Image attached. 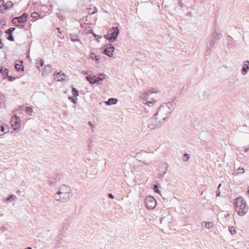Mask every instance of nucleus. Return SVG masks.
I'll return each mask as SVG.
<instances>
[{"mask_svg": "<svg viewBox=\"0 0 249 249\" xmlns=\"http://www.w3.org/2000/svg\"><path fill=\"white\" fill-rule=\"evenodd\" d=\"M16 30L14 27H11L5 31L6 34H12V33Z\"/></svg>", "mask_w": 249, "mask_h": 249, "instance_id": "c85d7f7f", "label": "nucleus"}, {"mask_svg": "<svg viewBox=\"0 0 249 249\" xmlns=\"http://www.w3.org/2000/svg\"><path fill=\"white\" fill-rule=\"evenodd\" d=\"M56 183V179L54 178L49 180V184L51 186H55Z\"/></svg>", "mask_w": 249, "mask_h": 249, "instance_id": "473e14b6", "label": "nucleus"}, {"mask_svg": "<svg viewBox=\"0 0 249 249\" xmlns=\"http://www.w3.org/2000/svg\"><path fill=\"white\" fill-rule=\"evenodd\" d=\"M9 70L7 68H4L3 67H1L0 66V73L3 76H4L5 74H8Z\"/></svg>", "mask_w": 249, "mask_h": 249, "instance_id": "412c9836", "label": "nucleus"}, {"mask_svg": "<svg viewBox=\"0 0 249 249\" xmlns=\"http://www.w3.org/2000/svg\"><path fill=\"white\" fill-rule=\"evenodd\" d=\"M57 30H58V32L59 33H62V32L60 31V28H59V27L57 28Z\"/></svg>", "mask_w": 249, "mask_h": 249, "instance_id": "864d4df0", "label": "nucleus"}, {"mask_svg": "<svg viewBox=\"0 0 249 249\" xmlns=\"http://www.w3.org/2000/svg\"><path fill=\"white\" fill-rule=\"evenodd\" d=\"M246 193L247 194H249V187L247 189Z\"/></svg>", "mask_w": 249, "mask_h": 249, "instance_id": "5fc2aeb1", "label": "nucleus"}, {"mask_svg": "<svg viewBox=\"0 0 249 249\" xmlns=\"http://www.w3.org/2000/svg\"><path fill=\"white\" fill-rule=\"evenodd\" d=\"M2 2L3 3L4 2V0H0V2Z\"/></svg>", "mask_w": 249, "mask_h": 249, "instance_id": "13d9d810", "label": "nucleus"}, {"mask_svg": "<svg viewBox=\"0 0 249 249\" xmlns=\"http://www.w3.org/2000/svg\"><path fill=\"white\" fill-rule=\"evenodd\" d=\"M158 118H157L156 116H154L150 118L149 120V122L148 124V127L150 129H154L155 128L159 127L161 124H163L162 123H159V125L158 126H154L157 123V122H159L157 120Z\"/></svg>", "mask_w": 249, "mask_h": 249, "instance_id": "9d476101", "label": "nucleus"}, {"mask_svg": "<svg viewBox=\"0 0 249 249\" xmlns=\"http://www.w3.org/2000/svg\"><path fill=\"white\" fill-rule=\"evenodd\" d=\"M89 125H91V122H89Z\"/></svg>", "mask_w": 249, "mask_h": 249, "instance_id": "e2e57ef3", "label": "nucleus"}, {"mask_svg": "<svg viewBox=\"0 0 249 249\" xmlns=\"http://www.w3.org/2000/svg\"><path fill=\"white\" fill-rule=\"evenodd\" d=\"M153 92V91L150 89L148 91H145L143 94L142 96L143 97L145 98V102L146 104L147 105L148 107H152L153 105V102L155 103H156V101L152 98L150 101H148L146 100V98L148 97L149 96H150V94H152ZM145 101V100L144 101Z\"/></svg>", "mask_w": 249, "mask_h": 249, "instance_id": "1a4fd4ad", "label": "nucleus"}, {"mask_svg": "<svg viewBox=\"0 0 249 249\" xmlns=\"http://www.w3.org/2000/svg\"><path fill=\"white\" fill-rule=\"evenodd\" d=\"M4 76H5L4 77V79H8L9 80V81L11 82H12L16 79V78L15 77L12 76H9L8 75V74H5Z\"/></svg>", "mask_w": 249, "mask_h": 249, "instance_id": "bb28decb", "label": "nucleus"}, {"mask_svg": "<svg viewBox=\"0 0 249 249\" xmlns=\"http://www.w3.org/2000/svg\"><path fill=\"white\" fill-rule=\"evenodd\" d=\"M66 191H59L57 193V195L54 196V198L57 201L62 200V201H67L71 196V188H66Z\"/></svg>", "mask_w": 249, "mask_h": 249, "instance_id": "7ed1b4c3", "label": "nucleus"}, {"mask_svg": "<svg viewBox=\"0 0 249 249\" xmlns=\"http://www.w3.org/2000/svg\"><path fill=\"white\" fill-rule=\"evenodd\" d=\"M248 150H249V148H246V149H245V151L246 152H247Z\"/></svg>", "mask_w": 249, "mask_h": 249, "instance_id": "052dcab7", "label": "nucleus"}, {"mask_svg": "<svg viewBox=\"0 0 249 249\" xmlns=\"http://www.w3.org/2000/svg\"><path fill=\"white\" fill-rule=\"evenodd\" d=\"M220 192L219 190H218L216 192V196H220Z\"/></svg>", "mask_w": 249, "mask_h": 249, "instance_id": "8fccbe9b", "label": "nucleus"}, {"mask_svg": "<svg viewBox=\"0 0 249 249\" xmlns=\"http://www.w3.org/2000/svg\"><path fill=\"white\" fill-rule=\"evenodd\" d=\"M221 183H220V184L218 185V188H220V187L221 186Z\"/></svg>", "mask_w": 249, "mask_h": 249, "instance_id": "bf43d9fd", "label": "nucleus"}, {"mask_svg": "<svg viewBox=\"0 0 249 249\" xmlns=\"http://www.w3.org/2000/svg\"><path fill=\"white\" fill-rule=\"evenodd\" d=\"M173 112V108L172 107H167L165 105H161L158 109V110L154 114V116H156L159 122L154 126H158L159 123H164L170 117L171 113Z\"/></svg>", "mask_w": 249, "mask_h": 249, "instance_id": "f257e3e1", "label": "nucleus"}, {"mask_svg": "<svg viewBox=\"0 0 249 249\" xmlns=\"http://www.w3.org/2000/svg\"><path fill=\"white\" fill-rule=\"evenodd\" d=\"M2 134H0V136H1Z\"/></svg>", "mask_w": 249, "mask_h": 249, "instance_id": "0e129e2a", "label": "nucleus"}, {"mask_svg": "<svg viewBox=\"0 0 249 249\" xmlns=\"http://www.w3.org/2000/svg\"><path fill=\"white\" fill-rule=\"evenodd\" d=\"M32 249V248L31 247H27V248H26L25 249Z\"/></svg>", "mask_w": 249, "mask_h": 249, "instance_id": "4d7b16f0", "label": "nucleus"}, {"mask_svg": "<svg viewBox=\"0 0 249 249\" xmlns=\"http://www.w3.org/2000/svg\"><path fill=\"white\" fill-rule=\"evenodd\" d=\"M202 226L203 227H204L205 228H208V229H209V228H211L212 227H213V224L212 222H203L202 223Z\"/></svg>", "mask_w": 249, "mask_h": 249, "instance_id": "6ab92c4d", "label": "nucleus"}, {"mask_svg": "<svg viewBox=\"0 0 249 249\" xmlns=\"http://www.w3.org/2000/svg\"><path fill=\"white\" fill-rule=\"evenodd\" d=\"M234 205L236 212L240 215H245L248 211L246 201L241 197H238L235 199Z\"/></svg>", "mask_w": 249, "mask_h": 249, "instance_id": "f03ea898", "label": "nucleus"}, {"mask_svg": "<svg viewBox=\"0 0 249 249\" xmlns=\"http://www.w3.org/2000/svg\"><path fill=\"white\" fill-rule=\"evenodd\" d=\"M98 75H100V76H102V77H105V76H106V75L104 74L103 73H100L98 74Z\"/></svg>", "mask_w": 249, "mask_h": 249, "instance_id": "09e8293b", "label": "nucleus"}, {"mask_svg": "<svg viewBox=\"0 0 249 249\" xmlns=\"http://www.w3.org/2000/svg\"><path fill=\"white\" fill-rule=\"evenodd\" d=\"M28 16L29 15L25 12L19 17H15L14 19H16L17 22L19 24L23 23L27 21Z\"/></svg>", "mask_w": 249, "mask_h": 249, "instance_id": "9b49d317", "label": "nucleus"}, {"mask_svg": "<svg viewBox=\"0 0 249 249\" xmlns=\"http://www.w3.org/2000/svg\"><path fill=\"white\" fill-rule=\"evenodd\" d=\"M17 20L16 19H14V18L12 20V23L13 25L17 27V26H19V24L17 23Z\"/></svg>", "mask_w": 249, "mask_h": 249, "instance_id": "ea45409f", "label": "nucleus"}, {"mask_svg": "<svg viewBox=\"0 0 249 249\" xmlns=\"http://www.w3.org/2000/svg\"><path fill=\"white\" fill-rule=\"evenodd\" d=\"M66 188H70V187H68V186H66L65 185H63V186L61 187V188L60 189L59 191H66Z\"/></svg>", "mask_w": 249, "mask_h": 249, "instance_id": "79ce46f5", "label": "nucleus"}, {"mask_svg": "<svg viewBox=\"0 0 249 249\" xmlns=\"http://www.w3.org/2000/svg\"><path fill=\"white\" fill-rule=\"evenodd\" d=\"M146 110H147L148 111H149L148 109H147V108H144V110H145V111H146Z\"/></svg>", "mask_w": 249, "mask_h": 249, "instance_id": "680f3d73", "label": "nucleus"}, {"mask_svg": "<svg viewBox=\"0 0 249 249\" xmlns=\"http://www.w3.org/2000/svg\"><path fill=\"white\" fill-rule=\"evenodd\" d=\"M72 93L75 97H77L79 96V91L77 89L74 87H72Z\"/></svg>", "mask_w": 249, "mask_h": 249, "instance_id": "a878e982", "label": "nucleus"}, {"mask_svg": "<svg viewBox=\"0 0 249 249\" xmlns=\"http://www.w3.org/2000/svg\"><path fill=\"white\" fill-rule=\"evenodd\" d=\"M249 70V61L247 60L244 62L241 70V73L243 75H246Z\"/></svg>", "mask_w": 249, "mask_h": 249, "instance_id": "4468645a", "label": "nucleus"}, {"mask_svg": "<svg viewBox=\"0 0 249 249\" xmlns=\"http://www.w3.org/2000/svg\"><path fill=\"white\" fill-rule=\"evenodd\" d=\"M1 5L5 10H7L13 6V3L11 1H8L5 3L4 2Z\"/></svg>", "mask_w": 249, "mask_h": 249, "instance_id": "f3484780", "label": "nucleus"}, {"mask_svg": "<svg viewBox=\"0 0 249 249\" xmlns=\"http://www.w3.org/2000/svg\"><path fill=\"white\" fill-rule=\"evenodd\" d=\"M61 71H60L59 72H57L55 74V79L57 80L58 81H62L64 80V79L63 78H61Z\"/></svg>", "mask_w": 249, "mask_h": 249, "instance_id": "4be33fe9", "label": "nucleus"}, {"mask_svg": "<svg viewBox=\"0 0 249 249\" xmlns=\"http://www.w3.org/2000/svg\"><path fill=\"white\" fill-rule=\"evenodd\" d=\"M17 199V197L14 195H10L7 198V201H12Z\"/></svg>", "mask_w": 249, "mask_h": 249, "instance_id": "cd10ccee", "label": "nucleus"}, {"mask_svg": "<svg viewBox=\"0 0 249 249\" xmlns=\"http://www.w3.org/2000/svg\"><path fill=\"white\" fill-rule=\"evenodd\" d=\"M91 34L94 36V37L95 38V39L97 40L98 42H99V39L101 38V36L97 35L94 33V32L91 31Z\"/></svg>", "mask_w": 249, "mask_h": 249, "instance_id": "72a5a7b5", "label": "nucleus"}, {"mask_svg": "<svg viewBox=\"0 0 249 249\" xmlns=\"http://www.w3.org/2000/svg\"><path fill=\"white\" fill-rule=\"evenodd\" d=\"M68 99L70 101H71L74 104H75V105L77 104V98L76 97L75 98H74L72 96H70L68 97Z\"/></svg>", "mask_w": 249, "mask_h": 249, "instance_id": "c756f323", "label": "nucleus"}, {"mask_svg": "<svg viewBox=\"0 0 249 249\" xmlns=\"http://www.w3.org/2000/svg\"><path fill=\"white\" fill-rule=\"evenodd\" d=\"M204 94L205 95L208 96V95H209V93H208V91H204Z\"/></svg>", "mask_w": 249, "mask_h": 249, "instance_id": "3c124183", "label": "nucleus"}, {"mask_svg": "<svg viewBox=\"0 0 249 249\" xmlns=\"http://www.w3.org/2000/svg\"><path fill=\"white\" fill-rule=\"evenodd\" d=\"M114 49V47L112 44L108 43L103 47L102 53L108 57H111L113 56Z\"/></svg>", "mask_w": 249, "mask_h": 249, "instance_id": "0eeeda50", "label": "nucleus"}, {"mask_svg": "<svg viewBox=\"0 0 249 249\" xmlns=\"http://www.w3.org/2000/svg\"><path fill=\"white\" fill-rule=\"evenodd\" d=\"M61 75H63L64 77L66 76V74L64 73H61Z\"/></svg>", "mask_w": 249, "mask_h": 249, "instance_id": "6e6d98bb", "label": "nucleus"}, {"mask_svg": "<svg viewBox=\"0 0 249 249\" xmlns=\"http://www.w3.org/2000/svg\"><path fill=\"white\" fill-rule=\"evenodd\" d=\"M18 24H19V26H17V27L20 28H24V25H23L22 24H19V23Z\"/></svg>", "mask_w": 249, "mask_h": 249, "instance_id": "49530a36", "label": "nucleus"}, {"mask_svg": "<svg viewBox=\"0 0 249 249\" xmlns=\"http://www.w3.org/2000/svg\"><path fill=\"white\" fill-rule=\"evenodd\" d=\"M167 164L165 163H162L159 165V175H160V178L163 177V175L166 173L167 171Z\"/></svg>", "mask_w": 249, "mask_h": 249, "instance_id": "f8f14e48", "label": "nucleus"}, {"mask_svg": "<svg viewBox=\"0 0 249 249\" xmlns=\"http://www.w3.org/2000/svg\"><path fill=\"white\" fill-rule=\"evenodd\" d=\"M118 100L116 98H110L107 101L105 102L106 104L107 105H115L117 103Z\"/></svg>", "mask_w": 249, "mask_h": 249, "instance_id": "dca6fc26", "label": "nucleus"}, {"mask_svg": "<svg viewBox=\"0 0 249 249\" xmlns=\"http://www.w3.org/2000/svg\"><path fill=\"white\" fill-rule=\"evenodd\" d=\"M142 163H143V164L144 165H148L149 164V162H147L146 161H142Z\"/></svg>", "mask_w": 249, "mask_h": 249, "instance_id": "603ef678", "label": "nucleus"}, {"mask_svg": "<svg viewBox=\"0 0 249 249\" xmlns=\"http://www.w3.org/2000/svg\"><path fill=\"white\" fill-rule=\"evenodd\" d=\"M213 38L211 39L210 42V45L211 47H213L214 45H215V41L214 40Z\"/></svg>", "mask_w": 249, "mask_h": 249, "instance_id": "a19ab883", "label": "nucleus"}, {"mask_svg": "<svg viewBox=\"0 0 249 249\" xmlns=\"http://www.w3.org/2000/svg\"><path fill=\"white\" fill-rule=\"evenodd\" d=\"M91 58L92 60H95L96 62H99V60L100 59V57L98 55H95L93 53H91Z\"/></svg>", "mask_w": 249, "mask_h": 249, "instance_id": "393cba45", "label": "nucleus"}, {"mask_svg": "<svg viewBox=\"0 0 249 249\" xmlns=\"http://www.w3.org/2000/svg\"><path fill=\"white\" fill-rule=\"evenodd\" d=\"M10 124L13 127H15L14 129H17L20 126V118L14 115L11 118Z\"/></svg>", "mask_w": 249, "mask_h": 249, "instance_id": "6e6552de", "label": "nucleus"}, {"mask_svg": "<svg viewBox=\"0 0 249 249\" xmlns=\"http://www.w3.org/2000/svg\"><path fill=\"white\" fill-rule=\"evenodd\" d=\"M145 205L149 210L154 209L157 205L156 200L155 198L151 196H146L144 199Z\"/></svg>", "mask_w": 249, "mask_h": 249, "instance_id": "39448f33", "label": "nucleus"}, {"mask_svg": "<svg viewBox=\"0 0 249 249\" xmlns=\"http://www.w3.org/2000/svg\"><path fill=\"white\" fill-rule=\"evenodd\" d=\"M6 133L7 132H5V128H4V126L3 125V124H2L0 126V133Z\"/></svg>", "mask_w": 249, "mask_h": 249, "instance_id": "4c0bfd02", "label": "nucleus"}, {"mask_svg": "<svg viewBox=\"0 0 249 249\" xmlns=\"http://www.w3.org/2000/svg\"><path fill=\"white\" fill-rule=\"evenodd\" d=\"M229 231L231 234H235L236 232L235 228L233 226L229 227Z\"/></svg>", "mask_w": 249, "mask_h": 249, "instance_id": "7c9ffc66", "label": "nucleus"}, {"mask_svg": "<svg viewBox=\"0 0 249 249\" xmlns=\"http://www.w3.org/2000/svg\"><path fill=\"white\" fill-rule=\"evenodd\" d=\"M38 14L36 13V12H33V13H32V17L33 18H36V15H37Z\"/></svg>", "mask_w": 249, "mask_h": 249, "instance_id": "a18cd8bd", "label": "nucleus"}, {"mask_svg": "<svg viewBox=\"0 0 249 249\" xmlns=\"http://www.w3.org/2000/svg\"><path fill=\"white\" fill-rule=\"evenodd\" d=\"M119 34L118 27H112L107 32V34L105 36V38L110 42H113L117 38Z\"/></svg>", "mask_w": 249, "mask_h": 249, "instance_id": "20e7f679", "label": "nucleus"}, {"mask_svg": "<svg viewBox=\"0 0 249 249\" xmlns=\"http://www.w3.org/2000/svg\"><path fill=\"white\" fill-rule=\"evenodd\" d=\"M153 189L155 193L160 194V191L159 190L158 186L157 184H155L154 185Z\"/></svg>", "mask_w": 249, "mask_h": 249, "instance_id": "c9c22d12", "label": "nucleus"}, {"mask_svg": "<svg viewBox=\"0 0 249 249\" xmlns=\"http://www.w3.org/2000/svg\"><path fill=\"white\" fill-rule=\"evenodd\" d=\"M8 35H9V36L7 37V39L9 41H14V37H13L12 34H8Z\"/></svg>", "mask_w": 249, "mask_h": 249, "instance_id": "e433bc0d", "label": "nucleus"}, {"mask_svg": "<svg viewBox=\"0 0 249 249\" xmlns=\"http://www.w3.org/2000/svg\"><path fill=\"white\" fill-rule=\"evenodd\" d=\"M211 50V49H208L206 51V54H205V56H207V53H208V54L210 53Z\"/></svg>", "mask_w": 249, "mask_h": 249, "instance_id": "c03bdc74", "label": "nucleus"}, {"mask_svg": "<svg viewBox=\"0 0 249 249\" xmlns=\"http://www.w3.org/2000/svg\"><path fill=\"white\" fill-rule=\"evenodd\" d=\"M190 156L189 154L185 153L183 155V160L184 161H187L189 160V159H190Z\"/></svg>", "mask_w": 249, "mask_h": 249, "instance_id": "2f4dec72", "label": "nucleus"}, {"mask_svg": "<svg viewBox=\"0 0 249 249\" xmlns=\"http://www.w3.org/2000/svg\"><path fill=\"white\" fill-rule=\"evenodd\" d=\"M236 172H237V173H236L237 174H242L244 172V169L243 168H238L237 169Z\"/></svg>", "mask_w": 249, "mask_h": 249, "instance_id": "58836bf2", "label": "nucleus"}, {"mask_svg": "<svg viewBox=\"0 0 249 249\" xmlns=\"http://www.w3.org/2000/svg\"><path fill=\"white\" fill-rule=\"evenodd\" d=\"M19 62L20 64L15 63V68L17 71H24V67L23 66V61H19Z\"/></svg>", "mask_w": 249, "mask_h": 249, "instance_id": "2eb2a0df", "label": "nucleus"}, {"mask_svg": "<svg viewBox=\"0 0 249 249\" xmlns=\"http://www.w3.org/2000/svg\"><path fill=\"white\" fill-rule=\"evenodd\" d=\"M36 65H37V68L40 71V69L39 68V66H43L44 65V61L41 58H39L37 60L36 62Z\"/></svg>", "mask_w": 249, "mask_h": 249, "instance_id": "b1692460", "label": "nucleus"}, {"mask_svg": "<svg viewBox=\"0 0 249 249\" xmlns=\"http://www.w3.org/2000/svg\"><path fill=\"white\" fill-rule=\"evenodd\" d=\"M33 112V108L32 107H26L25 112L27 114H31Z\"/></svg>", "mask_w": 249, "mask_h": 249, "instance_id": "f704fd0d", "label": "nucleus"}, {"mask_svg": "<svg viewBox=\"0 0 249 249\" xmlns=\"http://www.w3.org/2000/svg\"><path fill=\"white\" fill-rule=\"evenodd\" d=\"M52 71V67L50 65H46L44 67L42 74L43 76H46L51 73Z\"/></svg>", "mask_w": 249, "mask_h": 249, "instance_id": "ddd939ff", "label": "nucleus"}, {"mask_svg": "<svg viewBox=\"0 0 249 249\" xmlns=\"http://www.w3.org/2000/svg\"><path fill=\"white\" fill-rule=\"evenodd\" d=\"M0 13H4L3 10L2 9V5H0Z\"/></svg>", "mask_w": 249, "mask_h": 249, "instance_id": "de8ad7c7", "label": "nucleus"}, {"mask_svg": "<svg viewBox=\"0 0 249 249\" xmlns=\"http://www.w3.org/2000/svg\"><path fill=\"white\" fill-rule=\"evenodd\" d=\"M70 38L73 42L78 41L79 40L78 36L77 35L70 34Z\"/></svg>", "mask_w": 249, "mask_h": 249, "instance_id": "aec40b11", "label": "nucleus"}, {"mask_svg": "<svg viewBox=\"0 0 249 249\" xmlns=\"http://www.w3.org/2000/svg\"><path fill=\"white\" fill-rule=\"evenodd\" d=\"M164 105H165L167 107H172L173 108V111L174 110V108L175 107L176 103H175V101L174 100H173L171 102H169L167 103H165Z\"/></svg>", "mask_w": 249, "mask_h": 249, "instance_id": "5701e85b", "label": "nucleus"}, {"mask_svg": "<svg viewBox=\"0 0 249 249\" xmlns=\"http://www.w3.org/2000/svg\"><path fill=\"white\" fill-rule=\"evenodd\" d=\"M222 36V35L221 33H218L215 30L213 33L212 37L213 39L215 40H217L219 39Z\"/></svg>", "mask_w": 249, "mask_h": 249, "instance_id": "a211bd4d", "label": "nucleus"}, {"mask_svg": "<svg viewBox=\"0 0 249 249\" xmlns=\"http://www.w3.org/2000/svg\"><path fill=\"white\" fill-rule=\"evenodd\" d=\"M86 79L90 84H100L102 81L105 79V77H96V75L92 76L89 75L86 77Z\"/></svg>", "mask_w": 249, "mask_h": 249, "instance_id": "423d86ee", "label": "nucleus"}, {"mask_svg": "<svg viewBox=\"0 0 249 249\" xmlns=\"http://www.w3.org/2000/svg\"><path fill=\"white\" fill-rule=\"evenodd\" d=\"M108 197L110 199H113L114 197V196L112 194H108Z\"/></svg>", "mask_w": 249, "mask_h": 249, "instance_id": "37998d69", "label": "nucleus"}]
</instances>
